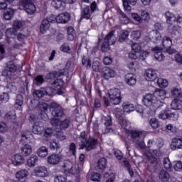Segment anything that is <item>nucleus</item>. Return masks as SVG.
<instances>
[{
  "mask_svg": "<svg viewBox=\"0 0 182 182\" xmlns=\"http://www.w3.org/2000/svg\"><path fill=\"white\" fill-rule=\"evenodd\" d=\"M70 14L64 12L56 17L55 15H51L49 18H45L42 21L40 26L41 33H45L49 28H50V23H68L70 21Z\"/></svg>",
  "mask_w": 182,
  "mask_h": 182,
  "instance_id": "nucleus-1",
  "label": "nucleus"
},
{
  "mask_svg": "<svg viewBox=\"0 0 182 182\" xmlns=\"http://www.w3.org/2000/svg\"><path fill=\"white\" fill-rule=\"evenodd\" d=\"M69 69H70V63H67L65 67L58 71H53L47 73L45 76L46 80H53L56 77H60L61 76H65L69 73Z\"/></svg>",
  "mask_w": 182,
  "mask_h": 182,
  "instance_id": "nucleus-2",
  "label": "nucleus"
},
{
  "mask_svg": "<svg viewBox=\"0 0 182 182\" xmlns=\"http://www.w3.org/2000/svg\"><path fill=\"white\" fill-rule=\"evenodd\" d=\"M109 100L112 105H120L122 102V93L120 90L117 88H112L108 92Z\"/></svg>",
  "mask_w": 182,
  "mask_h": 182,
  "instance_id": "nucleus-3",
  "label": "nucleus"
},
{
  "mask_svg": "<svg viewBox=\"0 0 182 182\" xmlns=\"http://www.w3.org/2000/svg\"><path fill=\"white\" fill-rule=\"evenodd\" d=\"M165 16L166 18V22L168 23V25H173L176 22L178 28H181L182 29V14L178 15L176 18V16H174V14L170 11H166Z\"/></svg>",
  "mask_w": 182,
  "mask_h": 182,
  "instance_id": "nucleus-4",
  "label": "nucleus"
},
{
  "mask_svg": "<svg viewBox=\"0 0 182 182\" xmlns=\"http://www.w3.org/2000/svg\"><path fill=\"white\" fill-rule=\"evenodd\" d=\"M52 86L54 87V90H56V93L58 95V96L65 95L66 92V87H65V81H63V79H55L52 82Z\"/></svg>",
  "mask_w": 182,
  "mask_h": 182,
  "instance_id": "nucleus-5",
  "label": "nucleus"
},
{
  "mask_svg": "<svg viewBox=\"0 0 182 182\" xmlns=\"http://www.w3.org/2000/svg\"><path fill=\"white\" fill-rule=\"evenodd\" d=\"M50 112L53 117L59 118L65 116V109H63V107L56 102L51 103Z\"/></svg>",
  "mask_w": 182,
  "mask_h": 182,
  "instance_id": "nucleus-6",
  "label": "nucleus"
},
{
  "mask_svg": "<svg viewBox=\"0 0 182 182\" xmlns=\"http://www.w3.org/2000/svg\"><path fill=\"white\" fill-rule=\"evenodd\" d=\"M21 5L28 15H33L36 12V6L32 0H19Z\"/></svg>",
  "mask_w": 182,
  "mask_h": 182,
  "instance_id": "nucleus-7",
  "label": "nucleus"
},
{
  "mask_svg": "<svg viewBox=\"0 0 182 182\" xmlns=\"http://www.w3.org/2000/svg\"><path fill=\"white\" fill-rule=\"evenodd\" d=\"M28 120L33 124L32 132L34 134H41L43 132V128L36 124L38 123V115L30 114Z\"/></svg>",
  "mask_w": 182,
  "mask_h": 182,
  "instance_id": "nucleus-8",
  "label": "nucleus"
},
{
  "mask_svg": "<svg viewBox=\"0 0 182 182\" xmlns=\"http://www.w3.org/2000/svg\"><path fill=\"white\" fill-rule=\"evenodd\" d=\"M113 36H114V31H112L109 33H108L105 38H104V41L101 46V50L102 52H103V53L107 52V50H109V49H110V39H112V38H113Z\"/></svg>",
  "mask_w": 182,
  "mask_h": 182,
  "instance_id": "nucleus-9",
  "label": "nucleus"
},
{
  "mask_svg": "<svg viewBox=\"0 0 182 182\" xmlns=\"http://www.w3.org/2000/svg\"><path fill=\"white\" fill-rule=\"evenodd\" d=\"M159 119H162V120H172L173 122H176L177 119V115H176L170 109H165L161 112L159 114Z\"/></svg>",
  "mask_w": 182,
  "mask_h": 182,
  "instance_id": "nucleus-10",
  "label": "nucleus"
},
{
  "mask_svg": "<svg viewBox=\"0 0 182 182\" xmlns=\"http://www.w3.org/2000/svg\"><path fill=\"white\" fill-rule=\"evenodd\" d=\"M47 161L51 166H57L62 161V155L59 154H53L48 156Z\"/></svg>",
  "mask_w": 182,
  "mask_h": 182,
  "instance_id": "nucleus-11",
  "label": "nucleus"
},
{
  "mask_svg": "<svg viewBox=\"0 0 182 182\" xmlns=\"http://www.w3.org/2000/svg\"><path fill=\"white\" fill-rule=\"evenodd\" d=\"M151 50L154 53V56L158 62H163L166 59V56L163 54V48L161 47H153Z\"/></svg>",
  "mask_w": 182,
  "mask_h": 182,
  "instance_id": "nucleus-12",
  "label": "nucleus"
},
{
  "mask_svg": "<svg viewBox=\"0 0 182 182\" xmlns=\"http://www.w3.org/2000/svg\"><path fill=\"white\" fill-rule=\"evenodd\" d=\"M16 112L15 110H11L6 113L4 116V120L9 123H13L15 126H18V122H16Z\"/></svg>",
  "mask_w": 182,
  "mask_h": 182,
  "instance_id": "nucleus-13",
  "label": "nucleus"
},
{
  "mask_svg": "<svg viewBox=\"0 0 182 182\" xmlns=\"http://www.w3.org/2000/svg\"><path fill=\"white\" fill-rule=\"evenodd\" d=\"M126 134L128 136V137H130L133 141L134 140H137L140 136H143V132L139 131L136 129H126Z\"/></svg>",
  "mask_w": 182,
  "mask_h": 182,
  "instance_id": "nucleus-14",
  "label": "nucleus"
},
{
  "mask_svg": "<svg viewBox=\"0 0 182 182\" xmlns=\"http://www.w3.org/2000/svg\"><path fill=\"white\" fill-rule=\"evenodd\" d=\"M51 5L57 11H65L66 9V1L65 0H52Z\"/></svg>",
  "mask_w": 182,
  "mask_h": 182,
  "instance_id": "nucleus-15",
  "label": "nucleus"
},
{
  "mask_svg": "<svg viewBox=\"0 0 182 182\" xmlns=\"http://www.w3.org/2000/svg\"><path fill=\"white\" fill-rule=\"evenodd\" d=\"M33 172L36 177H47L48 174V168L46 166H37L35 168Z\"/></svg>",
  "mask_w": 182,
  "mask_h": 182,
  "instance_id": "nucleus-16",
  "label": "nucleus"
},
{
  "mask_svg": "<svg viewBox=\"0 0 182 182\" xmlns=\"http://www.w3.org/2000/svg\"><path fill=\"white\" fill-rule=\"evenodd\" d=\"M102 76L106 80H109V79L114 77V70L109 67H105L102 68Z\"/></svg>",
  "mask_w": 182,
  "mask_h": 182,
  "instance_id": "nucleus-17",
  "label": "nucleus"
},
{
  "mask_svg": "<svg viewBox=\"0 0 182 182\" xmlns=\"http://www.w3.org/2000/svg\"><path fill=\"white\" fill-rule=\"evenodd\" d=\"M87 141V151H90V150H95L97 144H99V139L95 138H87L85 139Z\"/></svg>",
  "mask_w": 182,
  "mask_h": 182,
  "instance_id": "nucleus-18",
  "label": "nucleus"
},
{
  "mask_svg": "<svg viewBox=\"0 0 182 182\" xmlns=\"http://www.w3.org/2000/svg\"><path fill=\"white\" fill-rule=\"evenodd\" d=\"M144 77L147 82H154V80L157 79V74L156 73V71L151 69H148L145 72Z\"/></svg>",
  "mask_w": 182,
  "mask_h": 182,
  "instance_id": "nucleus-19",
  "label": "nucleus"
},
{
  "mask_svg": "<svg viewBox=\"0 0 182 182\" xmlns=\"http://www.w3.org/2000/svg\"><path fill=\"white\" fill-rule=\"evenodd\" d=\"M17 33L18 32L14 28L6 29L5 35L8 43H11V39H15V38H16Z\"/></svg>",
  "mask_w": 182,
  "mask_h": 182,
  "instance_id": "nucleus-20",
  "label": "nucleus"
},
{
  "mask_svg": "<svg viewBox=\"0 0 182 182\" xmlns=\"http://www.w3.org/2000/svg\"><path fill=\"white\" fill-rule=\"evenodd\" d=\"M11 161L14 166H22L25 163V158L21 154H15L11 158Z\"/></svg>",
  "mask_w": 182,
  "mask_h": 182,
  "instance_id": "nucleus-21",
  "label": "nucleus"
},
{
  "mask_svg": "<svg viewBox=\"0 0 182 182\" xmlns=\"http://www.w3.org/2000/svg\"><path fill=\"white\" fill-rule=\"evenodd\" d=\"M171 150H179L182 149V138H173L171 144Z\"/></svg>",
  "mask_w": 182,
  "mask_h": 182,
  "instance_id": "nucleus-22",
  "label": "nucleus"
},
{
  "mask_svg": "<svg viewBox=\"0 0 182 182\" xmlns=\"http://www.w3.org/2000/svg\"><path fill=\"white\" fill-rule=\"evenodd\" d=\"M149 38L154 43H157L159 41H161V33L159 32V31H153L149 34Z\"/></svg>",
  "mask_w": 182,
  "mask_h": 182,
  "instance_id": "nucleus-23",
  "label": "nucleus"
},
{
  "mask_svg": "<svg viewBox=\"0 0 182 182\" xmlns=\"http://www.w3.org/2000/svg\"><path fill=\"white\" fill-rule=\"evenodd\" d=\"M92 10H90V6H86L83 9L82 11L81 12V17L80 20L82 19H87L88 21L92 18Z\"/></svg>",
  "mask_w": 182,
  "mask_h": 182,
  "instance_id": "nucleus-24",
  "label": "nucleus"
},
{
  "mask_svg": "<svg viewBox=\"0 0 182 182\" xmlns=\"http://www.w3.org/2000/svg\"><path fill=\"white\" fill-rule=\"evenodd\" d=\"M144 106L147 107L150 106H153V103L154 102V95L153 94H146L142 100Z\"/></svg>",
  "mask_w": 182,
  "mask_h": 182,
  "instance_id": "nucleus-25",
  "label": "nucleus"
},
{
  "mask_svg": "<svg viewBox=\"0 0 182 182\" xmlns=\"http://www.w3.org/2000/svg\"><path fill=\"white\" fill-rule=\"evenodd\" d=\"M125 82L129 85V86H134L137 82L136 75L133 73H128L125 75Z\"/></svg>",
  "mask_w": 182,
  "mask_h": 182,
  "instance_id": "nucleus-26",
  "label": "nucleus"
},
{
  "mask_svg": "<svg viewBox=\"0 0 182 182\" xmlns=\"http://www.w3.org/2000/svg\"><path fill=\"white\" fill-rule=\"evenodd\" d=\"M33 95L34 97H38V99H41V97H43L45 95L46 96H52L51 94H49L48 91L43 90V88L41 90H35L33 92Z\"/></svg>",
  "mask_w": 182,
  "mask_h": 182,
  "instance_id": "nucleus-27",
  "label": "nucleus"
},
{
  "mask_svg": "<svg viewBox=\"0 0 182 182\" xmlns=\"http://www.w3.org/2000/svg\"><path fill=\"white\" fill-rule=\"evenodd\" d=\"M137 4V0H125L124 1V11H127V12H130L132 11V6H134ZM132 5V6H130Z\"/></svg>",
  "mask_w": 182,
  "mask_h": 182,
  "instance_id": "nucleus-28",
  "label": "nucleus"
},
{
  "mask_svg": "<svg viewBox=\"0 0 182 182\" xmlns=\"http://www.w3.org/2000/svg\"><path fill=\"white\" fill-rule=\"evenodd\" d=\"M67 39L72 42V41H75V38H76V31L72 26H69L67 28Z\"/></svg>",
  "mask_w": 182,
  "mask_h": 182,
  "instance_id": "nucleus-29",
  "label": "nucleus"
},
{
  "mask_svg": "<svg viewBox=\"0 0 182 182\" xmlns=\"http://www.w3.org/2000/svg\"><path fill=\"white\" fill-rule=\"evenodd\" d=\"M171 107L173 110H181L182 109V100L180 99L173 100Z\"/></svg>",
  "mask_w": 182,
  "mask_h": 182,
  "instance_id": "nucleus-30",
  "label": "nucleus"
},
{
  "mask_svg": "<svg viewBox=\"0 0 182 182\" xmlns=\"http://www.w3.org/2000/svg\"><path fill=\"white\" fill-rule=\"evenodd\" d=\"M122 107L125 113H130L134 110V105L129 102H123Z\"/></svg>",
  "mask_w": 182,
  "mask_h": 182,
  "instance_id": "nucleus-31",
  "label": "nucleus"
},
{
  "mask_svg": "<svg viewBox=\"0 0 182 182\" xmlns=\"http://www.w3.org/2000/svg\"><path fill=\"white\" fill-rule=\"evenodd\" d=\"M119 125L121 126L122 129H124L125 133L126 130H129L127 127H129V121L126 119V117L123 116H120L119 117Z\"/></svg>",
  "mask_w": 182,
  "mask_h": 182,
  "instance_id": "nucleus-32",
  "label": "nucleus"
},
{
  "mask_svg": "<svg viewBox=\"0 0 182 182\" xmlns=\"http://www.w3.org/2000/svg\"><path fill=\"white\" fill-rule=\"evenodd\" d=\"M162 46L164 48H171L173 46V41L171 38L168 36H164L162 38Z\"/></svg>",
  "mask_w": 182,
  "mask_h": 182,
  "instance_id": "nucleus-33",
  "label": "nucleus"
},
{
  "mask_svg": "<svg viewBox=\"0 0 182 182\" xmlns=\"http://www.w3.org/2000/svg\"><path fill=\"white\" fill-rule=\"evenodd\" d=\"M26 163L28 167H35L36 163H38V156L31 155V157L27 159Z\"/></svg>",
  "mask_w": 182,
  "mask_h": 182,
  "instance_id": "nucleus-34",
  "label": "nucleus"
},
{
  "mask_svg": "<svg viewBox=\"0 0 182 182\" xmlns=\"http://www.w3.org/2000/svg\"><path fill=\"white\" fill-rule=\"evenodd\" d=\"M32 153V146L28 144H26L22 148H21V154L26 157L27 156H29Z\"/></svg>",
  "mask_w": 182,
  "mask_h": 182,
  "instance_id": "nucleus-35",
  "label": "nucleus"
},
{
  "mask_svg": "<svg viewBox=\"0 0 182 182\" xmlns=\"http://www.w3.org/2000/svg\"><path fill=\"white\" fill-rule=\"evenodd\" d=\"M51 108L52 104L49 105L46 102H41L38 105V109L40 110V112H41V113H45V114H46V112H48V109H50Z\"/></svg>",
  "mask_w": 182,
  "mask_h": 182,
  "instance_id": "nucleus-36",
  "label": "nucleus"
},
{
  "mask_svg": "<svg viewBox=\"0 0 182 182\" xmlns=\"http://www.w3.org/2000/svg\"><path fill=\"white\" fill-rule=\"evenodd\" d=\"M159 179L162 182H168L170 179V173L165 170H161L159 172Z\"/></svg>",
  "mask_w": 182,
  "mask_h": 182,
  "instance_id": "nucleus-37",
  "label": "nucleus"
},
{
  "mask_svg": "<svg viewBox=\"0 0 182 182\" xmlns=\"http://www.w3.org/2000/svg\"><path fill=\"white\" fill-rule=\"evenodd\" d=\"M28 177V170L23 168L21 169L16 173V178L17 180H23V178Z\"/></svg>",
  "mask_w": 182,
  "mask_h": 182,
  "instance_id": "nucleus-38",
  "label": "nucleus"
},
{
  "mask_svg": "<svg viewBox=\"0 0 182 182\" xmlns=\"http://www.w3.org/2000/svg\"><path fill=\"white\" fill-rule=\"evenodd\" d=\"M48 154V148L46 146H41L37 150V155L38 157L45 158Z\"/></svg>",
  "mask_w": 182,
  "mask_h": 182,
  "instance_id": "nucleus-39",
  "label": "nucleus"
},
{
  "mask_svg": "<svg viewBox=\"0 0 182 182\" xmlns=\"http://www.w3.org/2000/svg\"><path fill=\"white\" fill-rule=\"evenodd\" d=\"M14 15H15V11L12 9H7L4 13V18L6 21H11L14 18Z\"/></svg>",
  "mask_w": 182,
  "mask_h": 182,
  "instance_id": "nucleus-40",
  "label": "nucleus"
},
{
  "mask_svg": "<svg viewBox=\"0 0 182 182\" xmlns=\"http://www.w3.org/2000/svg\"><path fill=\"white\" fill-rule=\"evenodd\" d=\"M166 97V91L164 90H161V89H156L155 90L154 92V97H156L157 99H164V97Z\"/></svg>",
  "mask_w": 182,
  "mask_h": 182,
  "instance_id": "nucleus-41",
  "label": "nucleus"
},
{
  "mask_svg": "<svg viewBox=\"0 0 182 182\" xmlns=\"http://www.w3.org/2000/svg\"><path fill=\"white\" fill-rule=\"evenodd\" d=\"M171 95L174 99H181L182 100V91L181 89L173 88L171 91Z\"/></svg>",
  "mask_w": 182,
  "mask_h": 182,
  "instance_id": "nucleus-42",
  "label": "nucleus"
},
{
  "mask_svg": "<svg viewBox=\"0 0 182 182\" xmlns=\"http://www.w3.org/2000/svg\"><path fill=\"white\" fill-rule=\"evenodd\" d=\"M45 83V78H43V75H38L33 80L34 86H41Z\"/></svg>",
  "mask_w": 182,
  "mask_h": 182,
  "instance_id": "nucleus-43",
  "label": "nucleus"
},
{
  "mask_svg": "<svg viewBox=\"0 0 182 182\" xmlns=\"http://www.w3.org/2000/svg\"><path fill=\"white\" fill-rule=\"evenodd\" d=\"M16 69L17 67L15 65V64H14L12 61H10L7 63L4 73L5 72H6V73H8V72L10 73H14V72H16Z\"/></svg>",
  "mask_w": 182,
  "mask_h": 182,
  "instance_id": "nucleus-44",
  "label": "nucleus"
},
{
  "mask_svg": "<svg viewBox=\"0 0 182 182\" xmlns=\"http://www.w3.org/2000/svg\"><path fill=\"white\" fill-rule=\"evenodd\" d=\"M163 163L164 167L166 171H173V164H171V162L168 158H164Z\"/></svg>",
  "mask_w": 182,
  "mask_h": 182,
  "instance_id": "nucleus-45",
  "label": "nucleus"
},
{
  "mask_svg": "<svg viewBox=\"0 0 182 182\" xmlns=\"http://www.w3.org/2000/svg\"><path fill=\"white\" fill-rule=\"evenodd\" d=\"M107 166V159L106 158H101L97 161V168L99 170H105Z\"/></svg>",
  "mask_w": 182,
  "mask_h": 182,
  "instance_id": "nucleus-46",
  "label": "nucleus"
},
{
  "mask_svg": "<svg viewBox=\"0 0 182 182\" xmlns=\"http://www.w3.org/2000/svg\"><path fill=\"white\" fill-rule=\"evenodd\" d=\"M70 126V120L65 119L63 121H60L59 127L60 130H65Z\"/></svg>",
  "mask_w": 182,
  "mask_h": 182,
  "instance_id": "nucleus-47",
  "label": "nucleus"
},
{
  "mask_svg": "<svg viewBox=\"0 0 182 182\" xmlns=\"http://www.w3.org/2000/svg\"><path fill=\"white\" fill-rule=\"evenodd\" d=\"M157 85L161 89H165V87H167V86H168V81L164 78H158Z\"/></svg>",
  "mask_w": 182,
  "mask_h": 182,
  "instance_id": "nucleus-48",
  "label": "nucleus"
},
{
  "mask_svg": "<svg viewBox=\"0 0 182 182\" xmlns=\"http://www.w3.org/2000/svg\"><path fill=\"white\" fill-rule=\"evenodd\" d=\"M141 36V31L139 30L133 31L131 33V39L132 41H139Z\"/></svg>",
  "mask_w": 182,
  "mask_h": 182,
  "instance_id": "nucleus-49",
  "label": "nucleus"
},
{
  "mask_svg": "<svg viewBox=\"0 0 182 182\" xmlns=\"http://www.w3.org/2000/svg\"><path fill=\"white\" fill-rule=\"evenodd\" d=\"M149 124L154 130H156V129H159V127H160V122H159V120H157L156 118H151L149 120Z\"/></svg>",
  "mask_w": 182,
  "mask_h": 182,
  "instance_id": "nucleus-50",
  "label": "nucleus"
},
{
  "mask_svg": "<svg viewBox=\"0 0 182 182\" xmlns=\"http://www.w3.org/2000/svg\"><path fill=\"white\" fill-rule=\"evenodd\" d=\"M147 168L150 173H156V171L159 170V162L155 164H149Z\"/></svg>",
  "mask_w": 182,
  "mask_h": 182,
  "instance_id": "nucleus-51",
  "label": "nucleus"
},
{
  "mask_svg": "<svg viewBox=\"0 0 182 182\" xmlns=\"http://www.w3.org/2000/svg\"><path fill=\"white\" fill-rule=\"evenodd\" d=\"M141 18L143 23V21L144 22H149L150 21V14L149 12L146 11V10H143L141 11Z\"/></svg>",
  "mask_w": 182,
  "mask_h": 182,
  "instance_id": "nucleus-52",
  "label": "nucleus"
},
{
  "mask_svg": "<svg viewBox=\"0 0 182 182\" xmlns=\"http://www.w3.org/2000/svg\"><path fill=\"white\" fill-rule=\"evenodd\" d=\"M60 50L64 53H70V46L68 43H64L60 46Z\"/></svg>",
  "mask_w": 182,
  "mask_h": 182,
  "instance_id": "nucleus-53",
  "label": "nucleus"
},
{
  "mask_svg": "<svg viewBox=\"0 0 182 182\" xmlns=\"http://www.w3.org/2000/svg\"><path fill=\"white\" fill-rule=\"evenodd\" d=\"M49 149H51L53 151H55V150H59V149H60V145L59 144V142L53 141L50 143Z\"/></svg>",
  "mask_w": 182,
  "mask_h": 182,
  "instance_id": "nucleus-54",
  "label": "nucleus"
},
{
  "mask_svg": "<svg viewBox=\"0 0 182 182\" xmlns=\"http://www.w3.org/2000/svg\"><path fill=\"white\" fill-rule=\"evenodd\" d=\"M23 105V97L22 95H17L16 102H15V105L16 106H22Z\"/></svg>",
  "mask_w": 182,
  "mask_h": 182,
  "instance_id": "nucleus-55",
  "label": "nucleus"
},
{
  "mask_svg": "<svg viewBox=\"0 0 182 182\" xmlns=\"http://www.w3.org/2000/svg\"><path fill=\"white\" fill-rule=\"evenodd\" d=\"M102 180V175L99 173H95L91 176V181L99 182Z\"/></svg>",
  "mask_w": 182,
  "mask_h": 182,
  "instance_id": "nucleus-56",
  "label": "nucleus"
},
{
  "mask_svg": "<svg viewBox=\"0 0 182 182\" xmlns=\"http://www.w3.org/2000/svg\"><path fill=\"white\" fill-rule=\"evenodd\" d=\"M119 14L121 15L122 18H123L124 19V20H122V23H124L125 25H127V23H130V18L127 17V15H126V14L120 11Z\"/></svg>",
  "mask_w": 182,
  "mask_h": 182,
  "instance_id": "nucleus-57",
  "label": "nucleus"
},
{
  "mask_svg": "<svg viewBox=\"0 0 182 182\" xmlns=\"http://www.w3.org/2000/svg\"><path fill=\"white\" fill-rule=\"evenodd\" d=\"M129 38V31H125L124 32H122V33L119 36V42H124V41H126V38Z\"/></svg>",
  "mask_w": 182,
  "mask_h": 182,
  "instance_id": "nucleus-58",
  "label": "nucleus"
},
{
  "mask_svg": "<svg viewBox=\"0 0 182 182\" xmlns=\"http://www.w3.org/2000/svg\"><path fill=\"white\" fill-rule=\"evenodd\" d=\"M173 168H174L175 171H181L182 170V163L180 161H175L173 163Z\"/></svg>",
  "mask_w": 182,
  "mask_h": 182,
  "instance_id": "nucleus-59",
  "label": "nucleus"
},
{
  "mask_svg": "<svg viewBox=\"0 0 182 182\" xmlns=\"http://www.w3.org/2000/svg\"><path fill=\"white\" fill-rule=\"evenodd\" d=\"M132 49L133 52H135V53H139V52L141 51V46L137 43H135L132 44Z\"/></svg>",
  "mask_w": 182,
  "mask_h": 182,
  "instance_id": "nucleus-60",
  "label": "nucleus"
},
{
  "mask_svg": "<svg viewBox=\"0 0 182 182\" xmlns=\"http://www.w3.org/2000/svg\"><path fill=\"white\" fill-rule=\"evenodd\" d=\"M132 18L135 21V22H138V23H142L141 16L139 15L137 13H132Z\"/></svg>",
  "mask_w": 182,
  "mask_h": 182,
  "instance_id": "nucleus-61",
  "label": "nucleus"
},
{
  "mask_svg": "<svg viewBox=\"0 0 182 182\" xmlns=\"http://www.w3.org/2000/svg\"><path fill=\"white\" fill-rule=\"evenodd\" d=\"M0 100L4 103H6L9 100V94L8 92H4L0 95Z\"/></svg>",
  "mask_w": 182,
  "mask_h": 182,
  "instance_id": "nucleus-62",
  "label": "nucleus"
},
{
  "mask_svg": "<svg viewBox=\"0 0 182 182\" xmlns=\"http://www.w3.org/2000/svg\"><path fill=\"white\" fill-rule=\"evenodd\" d=\"M55 182H67L68 178L65 176H58L54 179Z\"/></svg>",
  "mask_w": 182,
  "mask_h": 182,
  "instance_id": "nucleus-63",
  "label": "nucleus"
},
{
  "mask_svg": "<svg viewBox=\"0 0 182 182\" xmlns=\"http://www.w3.org/2000/svg\"><path fill=\"white\" fill-rule=\"evenodd\" d=\"M69 151L72 152L73 156H76V144L75 142L70 143Z\"/></svg>",
  "mask_w": 182,
  "mask_h": 182,
  "instance_id": "nucleus-64",
  "label": "nucleus"
}]
</instances>
